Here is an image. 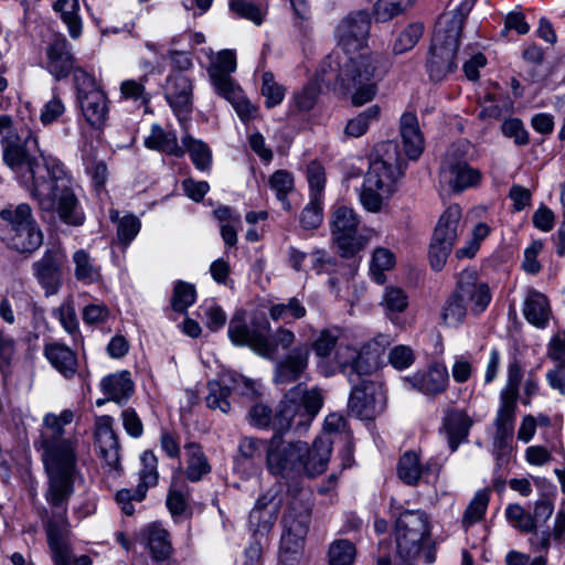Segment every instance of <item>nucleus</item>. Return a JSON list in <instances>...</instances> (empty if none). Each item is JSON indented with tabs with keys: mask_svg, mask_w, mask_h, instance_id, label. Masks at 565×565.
Wrapping results in <instances>:
<instances>
[{
	"mask_svg": "<svg viewBox=\"0 0 565 565\" xmlns=\"http://www.w3.org/2000/svg\"><path fill=\"white\" fill-rule=\"evenodd\" d=\"M73 412L63 411L58 416L46 414L34 447L42 451V461L47 476L44 498L51 508L39 510L46 532L47 544L54 565H71L67 544L70 523L67 520L68 501L74 493V484L81 472L77 467V441L64 437L65 425L72 423Z\"/></svg>",
	"mask_w": 565,
	"mask_h": 565,
	"instance_id": "nucleus-1",
	"label": "nucleus"
},
{
	"mask_svg": "<svg viewBox=\"0 0 565 565\" xmlns=\"http://www.w3.org/2000/svg\"><path fill=\"white\" fill-rule=\"evenodd\" d=\"M1 147L3 161L11 170L19 172L26 167L29 178L24 184L41 211L56 212L67 225L84 223V213L64 164L40 149L38 137L32 131L28 132L23 143L19 135L3 137Z\"/></svg>",
	"mask_w": 565,
	"mask_h": 565,
	"instance_id": "nucleus-2",
	"label": "nucleus"
},
{
	"mask_svg": "<svg viewBox=\"0 0 565 565\" xmlns=\"http://www.w3.org/2000/svg\"><path fill=\"white\" fill-rule=\"evenodd\" d=\"M382 347L377 341H370L360 348L340 347L334 354L339 371L351 384L349 409L361 419H372L385 406L382 387L369 380L377 369Z\"/></svg>",
	"mask_w": 565,
	"mask_h": 565,
	"instance_id": "nucleus-3",
	"label": "nucleus"
},
{
	"mask_svg": "<svg viewBox=\"0 0 565 565\" xmlns=\"http://www.w3.org/2000/svg\"><path fill=\"white\" fill-rule=\"evenodd\" d=\"M323 398L318 388H307L303 384L291 387L279 402L275 414L270 407L258 403L248 412L249 424L258 428H271L274 435L289 430L300 434L318 415Z\"/></svg>",
	"mask_w": 565,
	"mask_h": 565,
	"instance_id": "nucleus-4",
	"label": "nucleus"
},
{
	"mask_svg": "<svg viewBox=\"0 0 565 565\" xmlns=\"http://www.w3.org/2000/svg\"><path fill=\"white\" fill-rule=\"evenodd\" d=\"M329 445L326 438L315 439L310 447L305 441L287 443L281 435H274L266 447L267 470L282 479L319 476L329 463Z\"/></svg>",
	"mask_w": 565,
	"mask_h": 565,
	"instance_id": "nucleus-5",
	"label": "nucleus"
},
{
	"mask_svg": "<svg viewBox=\"0 0 565 565\" xmlns=\"http://www.w3.org/2000/svg\"><path fill=\"white\" fill-rule=\"evenodd\" d=\"M375 60L372 55L360 53L356 56L343 57L329 55L317 72V81L326 87L340 85L352 92V103L362 106L376 95V84L373 81Z\"/></svg>",
	"mask_w": 565,
	"mask_h": 565,
	"instance_id": "nucleus-6",
	"label": "nucleus"
},
{
	"mask_svg": "<svg viewBox=\"0 0 565 565\" xmlns=\"http://www.w3.org/2000/svg\"><path fill=\"white\" fill-rule=\"evenodd\" d=\"M340 335L341 330L338 327L324 328L318 332L311 345L299 343L294 347L288 354L277 361L274 382L286 385L300 380L308 369L311 350L315 355L321 360V362L318 363L320 373L324 376L333 375L335 370L324 363V359L329 358L333 350L337 352L340 347H344L343 344L337 347Z\"/></svg>",
	"mask_w": 565,
	"mask_h": 565,
	"instance_id": "nucleus-7",
	"label": "nucleus"
},
{
	"mask_svg": "<svg viewBox=\"0 0 565 565\" xmlns=\"http://www.w3.org/2000/svg\"><path fill=\"white\" fill-rule=\"evenodd\" d=\"M463 21L462 13H454L451 17L443 15L436 23L426 62V71L431 82L440 83L457 70V52Z\"/></svg>",
	"mask_w": 565,
	"mask_h": 565,
	"instance_id": "nucleus-8",
	"label": "nucleus"
},
{
	"mask_svg": "<svg viewBox=\"0 0 565 565\" xmlns=\"http://www.w3.org/2000/svg\"><path fill=\"white\" fill-rule=\"evenodd\" d=\"M395 521V539L399 558L391 562L388 557H380L377 565H413V559L420 551L423 541L429 536V520L422 510H392Z\"/></svg>",
	"mask_w": 565,
	"mask_h": 565,
	"instance_id": "nucleus-9",
	"label": "nucleus"
},
{
	"mask_svg": "<svg viewBox=\"0 0 565 565\" xmlns=\"http://www.w3.org/2000/svg\"><path fill=\"white\" fill-rule=\"evenodd\" d=\"M462 232V210L458 204H452L439 216L429 244L428 257L434 270L439 271L444 268Z\"/></svg>",
	"mask_w": 565,
	"mask_h": 565,
	"instance_id": "nucleus-10",
	"label": "nucleus"
},
{
	"mask_svg": "<svg viewBox=\"0 0 565 565\" xmlns=\"http://www.w3.org/2000/svg\"><path fill=\"white\" fill-rule=\"evenodd\" d=\"M311 504L307 490H299L297 497L288 502V508L282 516V534L280 546L282 548L298 550L309 531Z\"/></svg>",
	"mask_w": 565,
	"mask_h": 565,
	"instance_id": "nucleus-11",
	"label": "nucleus"
},
{
	"mask_svg": "<svg viewBox=\"0 0 565 565\" xmlns=\"http://www.w3.org/2000/svg\"><path fill=\"white\" fill-rule=\"evenodd\" d=\"M270 324L264 317H255L250 322L245 320V311L237 310L228 324V338L234 345L248 347L258 355H270L267 334Z\"/></svg>",
	"mask_w": 565,
	"mask_h": 565,
	"instance_id": "nucleus-12",
	"label": "nucleus"
},
{
	"mask_svg": "<svg viewBox=\"0 0 565 565\" xmlns=\"http://www.w3.org/2000/svg\"><path fill=\"white\" fill-rule=\"evenodd\" d=\"M360 218L349 206H337L331 216V234L343 257H352L364 246V238L359 234Z\"/></svg>",
	"mask_w": 565,
	"mask_h": 565,
	"instance_id": "nucleus-13",
	"label": "nucleus"
},
{
	"mask_svg": "<svg viewBox=\"0 0 565 565\" xmlns=\"http://www.w3.org/2000/svg\"><path fill=\"white\" fill-rule=\"evenodd\" d=\"M65 254L60 247H49L40 259L32 263L31 269L46 297L56 295L63 285Z\"/></svg>",
	"mask_w": 565,
	"mask_h": 565,
	"instance_id": "nucleus-14",
	"label": "nucleus"
},
{
	"mask_svg": "<svg viewBox=\"0 0 565 565\" xmlns=\"http://www.w3.org/2000/svg\"><path fill=\"white\" fill-rule=\"evenodd\" d=\"M142 469L139 471V483L135 489H121L116 494V501L126 515L135 513L134 501L141 502L148 489L158 482V459L150 450L141 454Z\"/></svg>",
	"mask_w": 565,
	"mask_h": 565,
	"instance_id": "nucleus-15",
	"label": "nucleus"
},
{
	"mask_svg": "<svg viewBox=\"0 0 565 565\" xmlns=\"http://www.w3.org/2000/svg\"><path fill=\"white\" fill-rule=\"evenodd\" d=\"M280 491L281 486L276 484L257 499L248 518V526L254 535L265 536L273 529L282 504Z\"/></svg>",
	"mask_w": 565,
	"mask_h": 565,
	"instance_id": "nucleus-16",
	"label": "nucleus"
},
{
	"mask_svg": "<svg viewBox=\"0 0 565 565\" xmlns=\"http://www.w3.org/2000/svg\"><path fill=\"white\" fill-rule=\"evenodd\" d=\"M164 98L183 126L193 110V82L182 73L171 72L166 79Z\"/></svg>",
	"mask_w": 565,
	"mask_h": 565,
	"instance_id": "nucleus-17",
	"label": "nucleus"
},
{
	"mask_svg": "<svg viewBox=\"0 0 565 565\" xmlns=\"http://www.w3.org/2000/svg\"><path fill=\"white\" fill-rule=\"evenodd\" d=\"M383 147L386 158L371 159L364 182L374 185L382 192L393 193L394 181L399 171L397 145L388 141Z\"/></svg>",
	"mask_w": 565,
	"mask_h": 565,
	"instance_id": "nucleus-18",
	"label": "nucleus"
},
{
	"mask_svg": "<svg viewBox=\"0 0 565 565\" xmlns=\"http://www.w3.org/2000/svg\"><path fill=\"white\" fill-rule=\"evenodd\" d=\"M114 418L109 415L99 416L95 422V443L104 468L108 471H119L121 469V448L118 436L114 430Z\"/></svg>",
	"mask_w": 565,
	"mask_h": 565,
	"instance_id": "nucleus-19",
	"label": "nucleus"
},
{
	"mask_svg": "<svg viewBox=\"0 0 565 565\" xmlns=\"http://www.w3.org/2000/svg\"><path fill=\"white\" fill-rule=\"evenodd\" d=\"M45 61L42 67L47 71L56 82L65 79L76 68L75 57L67 39L54 34L45 46Z\"/></svg>",
	"mask_w": 565,
	"mask_h": 565,
	"instance_id": "nucleus-20",
	"label": "nucleus"
},
{
	"mask_svg": "<svg viewBox=\"0 0 565 565\" xmlns=\"http://www.w3.org/2000/svg\"><path fill=\"white\" fill-rule=\"evenodd\" d=\"M473 315L483 312L491 301L489 286L478 280L475 270H462L454 289Z\"/></svg>",
	"mask_w": 565,
	"mask_h": 565,
	"instance_id": "nucleus-21",
	"label": "nucleus"
},
{
	"mask_svg": "<svg viewBox=\"0 0 565 565\" xmlns=\"http://www.w3.org/2000/svg\"><path fill=\"white\" fill-rule=\"evenodd\" d=\"M241 386L248 387V381L235 372L223 373L218 380L210 381L207 383L209 393L205 397L207 407L220 409L225 414L228 413L231 408L228 397L232 392L238 391Z\"/></svg>",
	"mask_w": 565,
	"mask_h": 565,
	"instance_id": "nucleus-22",
	"label": "nucleus"
},
{
	"mask_svg": "<svg viewBox=\"0 0 565 565\" xmlns=\"http://www.w3.org/2000/svg\"><path fill=\"white\" fill-rule=\"evenodd\" d=\"M371 28V18L366 11H356L347 15L337 26L340 43L349 51L361 49Z\"/></svg>",
	"mask_w": 565,
	"mask_h": 565,
	"instance_id": "nucleus-23",
	"label": "nucleus"
},
{
	"mask_svg": "<svg viewBox=\"0 0 565 565\" xmlns=\"http://www.w3.org/2000/svg\"><path fill=\"white\" fill-rule=\"evenodd\" d=\"M44 234L35 218L1 238L9 249L25 257L34 254L43 244Z\"/></svg>",
	"mask_w": 565,
	"mask_h": 565,
	"instance_id": "nucleus-24",
	"label": "nucleus"
},
{
	"mask_svg": "<svg viewBox=\"0 0 565 565\" xmlns=\"http://www.w3.org/2000/svg\"><path fill=\"white\" fill-rule=\"evenodd\" d=\"M210 78L216 94L231 103L242 120H248L254 116V106L245 98L242 88L231 75L214 74Z\"/></svg>",
	"mask_w": 565,
	"mask_h": 565,
	"instance_id": "nucleus-25",
	"label": "nucleus"
},
{
	"mask_svg": "<svg viewBox=\"0 0 565 565\" xmlns=\"http://www.w3.org/2000/svg\"><path fill=\"white\" fill-rule=\"evenodd\" d=\"M480 178V172L465 161H446L440 170V183L458 193L478 184Z\"/></svg>",
	"mask_w": 565,
	"mask_h": 565,
	"instance_id": "nucleus-26",
	"label": "nucleus"
},
{
	"mask_svg": "<svg viewBox=\"0 0 565 565\" xmlns=\"http://www.w3.org/2000/svg\"><path fill=\"white\" fill-rule=\"evenodd\" d=\"M404 381L414 390L428 395L436 396L446 391L449 383L448 370L443 364H435L425 372H417Z\"/></svg>",
	"mask_w": 565,
	"mask_h": 565,
	"instance_id": "nucleus-27",
	"label": "nucleus"
},
{
	"mask_svg": "<svg viewBox=\"0 0 565 565\" xmlns=\"http://www.w3.org/2000/svg\"><path fill=\"white\" fill-rule=\"evenodd\" d=\"M472 419L466 411L449 408L443 417V430L446 433L451 452H455L461 443L467 441Z\"/></svg>",
	"mask_w": 565,
	"mask_h": 565,
	"instance_id": "nucleus-28",
	"label": "nucleus"
},
{
	"mask_svg": "<svg viewBox=\"0 0 565 565\" xmlns=\"http://www.w3.org/2000/svg\"><path fill=\"white\" fill-rule=\"evenodd\" d=\"M436 469L430 462L423 465L415 451L404 452L397 462V476L407 486H417L423 478H427Z\"/></svg>",
	"mask_w": 565,
	"mask_h": 565,
	"instance_id": "nucleus-29",
	"label": "nucleus"
},
{
	"mask_svg": "<svg viewBox=\"0 0 565 565\" xmlns=\"http://www.w3.org/2000/svg\"><path fill=\"white\" fill-rule=\"evenodd\" d=\"M44 355L50 364L65 379H72L77 372V356L64 343L54 341L44 345Z\"/></svg>",
	"mask_w": 565,
	"mask_h": 565,
	"instance_id": "nucleus-30",
	"label": "nucleus"
},
{
	"mask_svg": "<svg viewBox=\"0 0 565 565\" xmlns=\"http://www.w3.org/2000/svg\"><path fill=\"white\" fill-rule=\"evenodd\" d=\"M100 390L107 396V401L117 404L126 403L134 394V381L129 371H120L104 376L100 381Z\"/></svg>",
	"mask_w": 565,
	"mask_h": 565,
	"instance_id": "nucleus-31",
	"label": "nucleus"
},
{
	"mask_svg": "<svg viewBox=\"0 0 565 565\" xmlns=\"http://www.w3.org/2000/svg\"><path fill=\"white\" fill-rule=\"evenodd\" d=\"M399 129L405 154L411 160L418 159L424 150V137L417 116L413 113L403 114Z\"/></svg>",
	"mask_w": 565,
	"mask_h": 565,
	"instance_id": "nucleus-32",
	"label": "nucleus"
},
{
	"mask_svg": "<svg viewBox=\"0 0 565 565\" xmlns=\"http://www.w3.org/2000/svg\"><path fill=\"white\" fill-rule=\"evenodd\" d=\"M34 217L28 203H8L0 210V239L25 225Z\"/></svg>",
	"mask_w": 565,
	"mask_h": 565,
	"instance_id": "nucleus-33",
	"label": "nucleus"
},
{
	"mask_svg": "<svg viewBox=\"0 0 565 565\" xmlns=\"http://www.w3.org/2000/svg\"><path fill=\"white\" fill-rule=\"evenodd\" d=\"M151 558L156 562H167L173 553L169 532L158 524L149 525L143 532Z\"/></svg>",
	"mask_w": 565,
	"mask_h": 565,
	"instance_id": "nucleus-34",
	"label": "nucleus"
},
{
	"mask_svg": "<svg viewBox=\"0 0 565 565\" xmlns=\"http://www.w3.org/2000/svg\"><path fill=\"white\" fill-rule=\"evenodd\" d=\"M86 121L95 128H100L108 115L107 98L103 90L92 92L78 99Z\"/></svg>",
	"mask_w": 565,
	"mask_h": 565,
	"instance_id": "nucleus-35",
	"label": "nucleus"
},
{
	"mask_svg": "<svg viewBox=\"0 0 565 565\" xmlns=\"http://www.w3.org/2000/svg\"><path fill=\"white\" fill-rule=\"evenodd\" d=\"M184 449L186 457L185 477L191 482H198L211 472L212 467L201 445L192 441L186 443Z\"/></svg>",
	"mask_w": 565,
	"mask_h": 565,
	"instance_id": "nucleus-36",
	"label": "nucleus"
},
{
	"mask_svg": "<svg viewBox=\"0 0 565 565\" xmlns=\"http://www.w3.org/2000/svg\"><path fill=\"white\" fill-rule=\"evenodd\" d=\"M523 313L530 323L544 329L551 315L547 298L536 290H531L524 301Z\"/></svg>",
	"mask_w": 565,
	"mask_h": 565,
	"instance_id": "nucleus-37",
	"label": "nucleus"
},
{
	"mask_svg": "<svg viewBox=\"0 0 565 565\" xmlns=\"http://www.w3.org/2000/svg\"><path fill=\"white\" fill-rule=\"evenodd\" d=\"M145 146L148 149L166 152L174 157H182L184 154V149L178 143L175 132L166 131L157 124L152 125L150 135L145 139Z\"/></svg>",
	"mask_w": 565,
	"mask_h": 565,
	"instance_id": "nucleus-38",
	"label": "nucleus"
},
{
	"mask_svg": "<svg viewBox=\"0 0 565 565\" xmlns=\"http://www.w3.org/2000/svg\"><path fill=\"white\" fill-rule=\"evenodd\" d=\"M345 427H347V422L342 415L335 414V413L329 414L324 419L322 434L320 436H318L316 439L326 438L327 440L330 441V445H329V458H330L331 452H332V445L335 441V439L344 438L345 439V449L348 451V458L343 462V467L347 468V467L351 466L350 460H351L352 450H351L350 441L348 440L349 435L345 431Z\"/></svg>",
	"mask_w": 565,
	"mask_h": 565,
	"instance_id": "nucleus-39",
	"label": "nucleus"
},
{
	"mask_svg": "<svg viewBox=\"0 0 565 565\" xmlns=\"http://www.w3.org/2000/svg\"><path fill=\"white\" fill-rule=\"evenodd\" d=\"M53 10L60 13L62 21L67 25L70 35L77 39L82 32L78 0H55Z\"/></svg>",
	"mask_w": 565,
	"mask_h": 565,
	"instance_id": "nucleus-40",
	"label": "nucleus"
},
{
	"mask_svg": "<svg viewBox=\"0 0 565 565\" xmlns=\"http://www.w3.org/2000/svg\"><path fill=\"white\" fill-rule=\"evenodd\" d=\"M467 312L468 308L463 300L459 298L458 294L452 291L441 308L440 318L445 326L458 327L463 322Z\"/></svg>",
	"mask_w": 565,
	"mask_h": 565,
	"instance_id": "nucleus-41",
	"label": "nucleus"
},
{
	"mask_svg": "<svg viewBox=\"0 0 565 565\" xmlns=\"http://www.w3.org/2000/svg\"><path fill=\"white\" fill-rule=\"evenodd\" d=\"M73 263L74 276L78 281L94 282L100 277L98 266L85 249H77L73 254Z\"/></svg>",
	"mask_w": 565,
	"mask_h": 565,
	"instance_id": "nucleus-42",
	"label": "nucleus"
},
{
	"mask_svg": "<svg viewBox=\"0 0 565 565\" xmlns=\"http://www.w3.org/2000/svg\"><path fill=\"white\" fill-rule=\"evenodd\" d=\"M182 147L190 153L191 160L196 169L205 171L210 169L212 154L209 147L201 140L190 135L182 137Z\"/></svg>",
	"mask_w": 565,
	"mask_h": 565,
	"instance_id": "nucleus-43",
	"label": "nucleus"
},
{
	"mask_svg": "<svg viewBox=\"0 0 565 565\" xmlns=\"http://www.w3.org/2000/svg\"><path fill=\"white\" fill-rule=\"evenodd\" d=\"M381 108L377 105H372L365 110L361 111L356 117L350 119L345 126L344 134L348 137L359 138L363 136L369 126L379 120Z\"/></svg>",
	"mask_w": 565,
	"mask_h": 565,
	"instance_id": "nucleus-44",
	"label": "nucleus"
},
{
	"mask_svg": "<svg viewBox=\"0 0 565 565\" xmlns=\"http://www.w3.org/2000/svg\"><path fill=\"white\" fill-rule=\"evenodd\" d=\"M307 309L297 298H290L286 303H276L269 308V316L274 321H284L289 323L291 320H298L306 316Z\"/></svg>",
	"mask_w": 565,
	"mask_h": 565,
	"instance_id": "nucleus-45",
	"label": "nucleus"
},
{
	"mask_svg": "<svg viewBox=\"0 0 565 565\" xmlns=\"http://www.w3.org/2000/svg\"><path fill=\"white\" fill-rule=\"evenodd\" d=\"M110 218L113 221H117L118 242L122 244L124 247H127L135 239L141 228L140 220L132 214H128L119 218L118 212L115 211L111 212Z\"/></svg>",
	"mask_w": 565,
	"mask_h": 565,
	"instance_id": "nucleus-46",
	"label": "nucleus"
},
{
	"mask_svg": "<svg viewBox=\"0 0 565 565\" xmlns=\"http://www.w3.org/2000/svg\"><path fill=\"white\" fill-rule=\"evenodd\" d=\"M395 265L394 254L384 247H379L373 252L372 262L370 265V271L373 279L377 284H384L386 276L384 271L391 270Z\"/></svg>",
	"mask_w": 565,
	"mask_h": 565,
	"instance_id": "nucleus-47",
	"label": "nucleus"
},
{
	"mask_svg": "<svg viewBox=\"0 0 565 565\" xmlns=\"http://www.w3.org/2000/svg\"><path fill=\"white\" fill-rule=\"evenodd\" d=\"M356 550L353 543L348 540H335L329 546V565H353Z\"/></svg>",
	"mask_w": 565,
	"mask_h": 565,
	"instance_id": "nucleus-48",
	"label": "nucleus"
},
{
	"mask_svg": "<svg viewBox=\"0 0 565 565\" xmlns=\"http://www.w3.org/2000/svg\"><path fill=\"white\" fill-rule=\"evenodd\" d=\"M196 298V290L194 285L178 280L173 288V295L171 299L172 309L177 312L184 313L188 308L192 306Z\"/></svg>",
	"mask_w": 565,
	"mask_h": 565,
	"instance_id": "nucleus-49",
	"label": "nucleus"
},
{
	"mask_svg": "<svg viewBox=\"0 0 565 565\" xmlns=\"http://www.w3.org/2000/svg\"><path fill=\"white\" fill-rule=\"evenodd\" d=\"M507 520L511 525L522 532H535V519L518 503H511L505 509Z\"/></svg>",
	"mask_w": 565,
	"mask_h": 565,
	"instance_id": "nucleus-50",
	"label": "nucleus"
},
{
	"mask_svg": "<svg viewBox=\"0 0 565 565\" xmlns=\"http://www.w3.org/2000/svg\"><path fill=\"white\" fill-rule=\"evenodd\" d=\"M270 188L275 191L277 199L286 210L290 209L287 200L288 193L294 189L292 174L286 170H278L269 178Z\"/></svg>",
	"mask_w": 565,
	"mask_h": 565,
	"instance_id": "nucleus-51",
	"label": "nucleus"
},
{
	"mask_svg": "<svg viewBox=\"0 0 565 565\" xmlns=\"http://www.w3.org/2000/svg\"><path fill=\"white\" fill-rule=\"evenodd\" d=\"M296 341L294 331L284 327L277 328L270 335L267 334V345L273 351L270 355H262L263 358L274 360L277 358L278 350H289Z\"/></svg>",
	"mask_w": 565,
	"mask_h": 565,
	"instance_id": "nucleus-52",
	"label": "nucleus"
},
{
	"mask_svg": "<svg viewBox=\"0 0 565 565\" xmlns=\"http://www.w3.org/2000/svg\"><path fill=\"white\" fill-rule=\"evenodd\" d=\"M391 194L390 192H382L367 182H363L359 199L366 211L376 213L381 211L384 199H387Z\"/></svg>",
	"mask_w": 565,
	"mask_h": 565,
	"instance_id": "nucleus-53",
	"label": "nucleus"
},
{
	"mask_svg": "<svg viewBox=\"0 0 565 565\" xmlns=\"http://www.w3.org/2000/svg\"><path fill=\"white\" fill-rule=\"evenodd\" d=\"M323 220V199L310 198L300 215L301 226L306 230L318 228Z\"/></svg>",
	"mask_w": 565,
	"mask_h": 565,
	"instance_id": "nucleus-54",
	"label": "nucleus"
},
{
	"mask_svg": "<svg viewBox=\"0 0 565 565\" xmlns=\"http://www.w3.org/2000/svg\"><path fill=\"white\" fill-rule=\"evenodd\" d=\"M414 0H377L374 6V15L377 21H388L401 14Z\"/></svg>",
	"mask_w": 565,
	"mask_h": 565,
	"instance_id": "nucleus-55",
	"label": "nucleus"
},
{
	"mask_svg": "<svg viewBox=\"0 0 565 565\" xmlns=\"http://www.w3.org/2000/svg\"><path fill=\"white\" fill-rule=\"evenodd\" d=\"M516 401L500 396V407L494 419L495 429L514 431Z\"/></svg>",
	"mask_w": 565,
	"mask_h": 565,
	"instance_id": "nucleus-56",
	"label": "nucleus"
},
{
	"mask_svg": "<svg viewBox=\"0 0 565 565\" xmlns=\"http://www.w3.org/2000/svg\"><path fill=\"white\" fill-rule=\"evenodd\" d=\"M489 502V495L486 491H479L475 494L473 499L467 507L463 518L462 524L468 527L483 518L487 507Z\"/></svg>",
	"mask_w": 565,
	"mask_h": 565,
	"instance_id": "nucleus-57",
	"label": "nucleus"
},
{
	"mask_svg": "<svg viewBox=\"0 0 565 565\" xmlns=\"http://www.w3.org/2000/svg\"><path fill=\"white\" fill-rule=\"evenodd\" d=\"M423 35V25L413 23L406 26L397 36L393 44L395 54H403L413 49Z\"/></svg>",
	"mask_w": 565,
	"mask_h": 565,
	"instance_id": "nucleus-58",
	"label": "nucleus"
},
{
	"mask_svg": "<svg viewBox=\"0 0 565 565\" xmlns=\"http://www.w3.org/2000/svg\"><path fill=\"white\" fill-rule=\"evenodd\" d=\"M53 315L68 334L74 338L81 335L76 311L71 300L63 302L58 308L54 309Z\"/></svg>",
	"mask_w": 565,
	"mask_h": 565,
	"instance_id": "nucleus-59",
	"label": "nucleus"
},
{
	"mask_svg": "<svg viewBox=\"0 0 565 565\" xmlns=\"http://www.w3.org/2000/svg\"><path fill=\"white\" fill-rule=\"evenodd\" d=\"M228 4L236 15L250 20L257 25L263 23L265 11L252 0H230Z\"/></svg>",
	"mask_w": 565,
	"mask_h": 565,
	"instance_id": "nucleus-60",
	"label": "nucleus"
},
{
	"mask_svg": "<svg viewBox=\"0 0 565 565\" xmlns=\"http://www.w3.org/2000/svg\"><path fill=\"white\" fill-rule=\"evenodd\" d=\"M264 445L262 439L255 437H243L238 444V456L235 459V467L239 468L244 462L253 463L260 456V448Z\"/></svg>",
	"mask_w": 565,
	"mask_h": 565,
	"instance_id": "nucleus-61",
	"label": "nucleus"
},
{
	"mask_svg": "<svg viewBox=\"0 0 565 565\" xmlns=\"http://www.w3.org/2000/svg\"><path fill=\"white\" fill-rule=\"evenodd\" d=\"M523 377V369L519 360L513 359L508 364L507 384L502 390L500 396L507 398L518 399L519 387Z\"/></svg>",
	"mask_w": 565,
	"mask_h": 565,
	"instance_id": "nucleus-62",
	"label": "nucleus"
},
{
	"mask_svg": "<svg viewBox=\"0 0 565 565\" xmlns=\"http://www.w3.org/2000/svg\"><path fill=\"white\" fill-rule=\"evenodd\" d=\"M262 94L265 97L266 107L273 108L282 102L285 88L275 82L273 73L265 72L263 74Z\"/></svg>",
	"mask_w": 565,
	"mask_h": 565,
	"instance_id": "nucleus-63",
	"label": "nucleus"
},
{
	"mask_svg": "<svg viewBox=\"0 0 565 565\" xmlns=\"http://www.w3.org/2000/svg\"><path fill=\"white\" fill-rule=\"evenodd\" d=\"M382 303L390 315L399 313L407 308L408 298L403 289L398 287H387Z\"/></svg>",
	"mask_w": 565,
	"mask_h": 565,
	"instance_id": "nucleus-64",
	"label": "nucleus"
}]
</instances>
